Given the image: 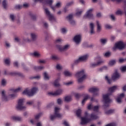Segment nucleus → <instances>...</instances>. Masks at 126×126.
<instances>
[{"label": "nucleus", "mask_w": 126, "mask_h": 126, "mask_svg": "<svg viewBox=\"0 0 126 126\" xmlns=\"http://www.w3.org/2000/svg\"><path fill=\"white\" fill-rule=\"evenodd\" d=\"M118 88V86H114L112 87L109 88L108 91L110 92V93H108L105 94H103L102 97L103 99V101L104 102V104L103 105V107L104 108H108L109 107V104L112 102V99L110 98V96L112 95L113 92H115V90H117Z\"/></svg>", "instance_id": "nucleus-1"}, {"label": "nucleus", "mask_w": 126, "mask_h": 126, "mask_svg": "<svg viewBox=\"0 0 126 126\" xmlns=\"http://www.w3.org/2000/svg\"><path fill=\"white\" fill-rule=\"evenodd\" d=\"M81 76H82L81 77ZM76 77H80L78 79V82L79 83H81L86 78V75H85V73L84 72V70H82L79 72H78L75 74Z\"/></svg>", "instance_id": "nucleus-2"}, {"label": "nucleus", "mask_w": 126, "mask_h": 126, "mask_svg": "<svg viewBox=\"0 0 126 126\" xmlns=\"http://www.w3.org/2000/svg\"><path fill=\"white\" fill-rule=\"evenodd\" d=\"M37 90L38 88L35 87L32 88L31 91L30 90L27 89L23 92V94L27 95L28 96L31 97V96H33L34 94L37 92Z\"/></svg>", "instance_id": "nucleus-3"}, {"label": "nucleus", "mask_w": 126, "mask_h": 126, "mask_svg": "<svg viewBox=\"0 0 126 126\" xmlns=\"http://www.w3.org/2000/svg\"><path fill=\"white\" fill-rule=\"evenodd\" d=\"M59 111H60V108L55 107L54 115L50 116V120L51 121H54V120H55L56 118H62V115L59 113Z\"/></svg>", "instance_id": "nucleus-4"}, {"label": "nucleus", "mask_w": 126, "mask_h": 126, "mask_svg": "<svg viewBox=\"0 0 126 126\" xmlns=\"http://www.w3.org/2000/svg\"><path fill=\"white\" fill-rule=\"evenodd\" d=\"M45 12L49 18V21H56V18L53 15L51 14L48 8H44Z\"/></svg>", "instance_id": "nucleus-5"}, {"label": "nucleus", "mask_w": 126, "mask_h": 126, "mask_svg": "<svg viewBox=\"0 0 126 126\" xmlns=\"http://www.w3.org/2000/svg\"><path fill=\"white\" fill-rule=\"evenodd\" d=\"M23 102L24 100L23 99H20L18 102V105L16 106V108L17 110H20L21 111L22 110H25L26 109V107L23 106Z\"/></svg>", "instance_id": "nucleus-6"}, {"label": "nucleus", "mask_w": 126, "mask_h": 126, "mask_svg": "<svg viewBox=\"0 0 126 126\" xmlns=\"http://www.w3.org/2000/svg\"><path fill=\"white\" fill-rule=\"evenodd\" d=\"M125 44L122 41H119L117 43L115 44V47L113 48L114 51L116 50V49H119V50H123L125 47Z\"/></svg>", "instance_id": "nucleus-7"}, {"label": "nucleus", "mask_w": 126, "mask_h": 126, "mask_svg": "<svg viewBox=\"0 0 126 126\" xmlns=\"http://www.w3.org/2000/svg\"><path fill=\"white\" fill-rule=\"evenodd\" d=\"M93 9H90L87 12L86 15L84 16V18H89V19H93V14H92Z\"/></svg>", "instance_id": "nucleus-8"}, {"label": "nucleus", "mask_w": 126, "mask_h": 126, "mask_svg": "<svg viewBox=\"0 0 126 126\" xmlns=\"http://www.w3.org/2000/svg\"><path fill=\"white\" fill-rule=\"evenodd\" d=\"M95 61H97V63H91L90 65L91 67H95V66H97V65H100L101 63H102L103 61L101 60V58L100 57H97L95 58Z\"/></svg>", "instance_id": "nucleus-9"}, {"label": "nucleus", "mask_w": 126, "mask_h": 126, "mask_svg": "<svg viewBox=\"0 0 126 126\" xmlns=\"http://www.w3.org/2000/svg\"><path fill=\"white\" fill-rule=\"evenodd\" d=\"M89 91L94 94V96H97L99 94V89L98 88H91Z\"/></svg>", "instance_id": "nucleus-10"}, {"label": "nucleus", "mask_w": 126, "mask_h": 126, "mask_svg": "<svg viewBox=\"0 0 126 126\" xmlns=\"http://www.w3.org/2000/svg\"><path fill=\"white\" fill-rule=\"evenodd\" d=\"M87 58H88V55H86L83 56H82L80 57L78 60L75 61L74 64H76V63H78L79 62H82L83 61H86V60H87Z\"/></svg>", "instance_id": "nucleus-11"}, {"label": "nucleus", "mask_w": 126, "mask_h": 126, "mask_svg": "<svg viewBox=\"0 0 126 126\" xmlns=\"http://www.w3.org/2000/svg\"><path fill=\"white\" fill-rule=\"evenodd\" d=\"M63 93V90L59 89L54 93H48L49 95H52V96H58L61 95Z\"/></svg>", "instance_id": "nucleus-12"}, {"label": "nucleus", "mask_w": 126, "mask_h": 126, "mask_svg": "<svg viewBox=\"0 0 126 126\" xmlns=\"http://www.w3.org/2000/svg\"><path fill=\"white\" fill-rule=\"evenodd\" d=\"M81 125H86L88 124V123H90V119L89 118H87L86 117H81Z\"/></svg>", "instance_id": "nucleus-13"}, {"label": "nucleus", "mask_w": 126, "mask_h": 126, "mask_svg": "<svg viewBox=\"0 0 126 126\" xmlns=\"http://www.w3.org/2000/svg\"><path fill=\"white\" fill-rule=\"evenodd\" d=\"M4 74L6 75V74H9L10 75L14 76V75H19V76H22V74L19 72H11L7 73V71L6 70L4 71Z\"/></svg>", "instance_id": "nucleus-14"}, {"label": "nucleus", "mask_w": 126, "mask_h": 126, "mask_svg": "<svg viewBox=\"0 0 126 126\" xmlns=\"http://www.w3.org/2000/svg\"><path fill=\"white\" fill-rule=\"evenodd\" d=\"M81 40V35L80 34H78L74 36V41L76 44H79L80 41Z\"/></svg>", "instance_id": "nucleus-15"}, {"label": "nucleus", "mask_w": 126, "mask_h": 126, "mask_svg": "<svg viewBox=\"0 0 126 126\" xmlns=\"http://www.w3.org/2000/svg\"><path fill=\"white\" fill-rule=\"evenodd\" d=\"M73 15L72 14H70L68 16L66 17V19H68L71 24L72 25H74L75 24V21L72 20V17Z\"/></svg>", "instance_id": "nucleus-16"}, {"label": "nucleus", "mask_w": 126, "mask_h": 126, "mask_svg": "<svg viewBox=\"0 0 126 126\" xmlns=\"http://www.w3.org/2000/svg\"><path fill=\"white\" fill-rule=\"evenodd\" d=\"M57 47L60 52H63V51H65L68 48V45H66L63 47L61 45H57Z\"/></svg>", "instance_id": "nucleus-17"}, {"label": "nucleus", "mask_w": 126, "mask_h": 126, "mask_svg": "<svg viewBox=\"0 0 126 126\" xmlns=\"http://www.w3.org/2000/svg\"><path fill=\"white\" fill-rule=\"evenodd\" d=\"M120 77V74L118 73V71H116L113 74L112 77V79L113 80H116L117 78H119Z\"/></svg>", "instance_id": "nucleus-18"}, {"label": "nucleus", "mask_w": 126, "mask_h": 126, "mask_svg": "<svg viewBox=\"0 0 126 126\" xmlns=\"http://www.w3.org/2000/svg\"><path fill=\"white\" fill-rule=\"evenodd\" d=\"M89 117H90V118L89 119L90 120V122H91V121H93V120H97V119H98V116L93 113L90 115Z\"/></svg>", "instance_id": "nucleus-19"}, {"label": "nucleus", "mask_w": 126, "mask_h": 126, "mask_svg": "<svg viewBox=\"0 0 126 126\" xmlns=\"http://www.w3.org/2000/svg\"><path fill=\"white\" fill-rule=\"evenodd\" d=\"M1 94H2V98L3 100H4V101H8V100H9L8 97L5 96V93H4V91H2Z\"/></svg>", "instance_id": "nucleus-20"}, {"label": "nucleus", "mask_w": 126, "mask_h": 126, "mask_svg": "<svg viewBox=\"0 0 126 126\" xmlns=\"http://www.w3.org/2000/svg\"><path fill=\"white\" fill-rule=\"evenodd\" d=\"M61 6V2H58L56 3V5L54 6H51V8L52 9H53V10L55 11L56 9H57V7L59 8Z\"/></svg>", "instance_id": "nucleus-21"}, {"label": "nucleus", "mask_w": 126, "mask_h": 126, "mask_svg": "<svg viewBox=\"0 0 126 126\" xmlns=\"http://www.w3.org/2000/svg\"><path fill=\"white\" fill-rule=\"evenodd\" d=\"M12 120L13 121H17L18 122H20V121L22 120V118L21 117H17V116H13L12 117Z\"/></svg>", "instance_id": "nucleus-22"}, {"label": "nucleus", "mask_w": 126, "mask_h": 126, "mask_svg": "<svg viewBox=\"0 0 126 126\" xmlns=\"http://www.w3.org/2000/svg\"><path fill=\"white\" fill-rule=\"evenodd\" d=\"M90 28H91V34H94V24L91 23L90 24Z\"/></svg>", "instance_id": "nucleus-23"}, {"label": "nucleus", "mask_w": 126, "mask_h": 126, "mask_svg": "<svg viewBox=\"0 0 126 126\" xmlns=\"http://www.w3.org/2000/svg\"><path fill=\"white\" fill-rule=\"evenodd\" d=\"M43 3H44V4H49L51 6H52V3H53V0H46Z\"/></svg>", "instance_id": "nucleus-24"}, {"label": "nucleus", "mask_w": 126, "mask_h": 126, "mask_svg": "<svg viewBox=\"0 0 126 126\" xmlns=\"http://www.w3.org/2000/svg\"><path fill=\"white\" fill-rule=\"evenodd\" d=\"M59 81H60V78L57 79L54 83V85L56 87H58V86H60V84L59 83Z\"/></svg>", "instance_id": "nucleus-25"}, {"label": "nucleus", "mask_w": 126, "mask_h": 126, "mask_svg": "<svg viewBox=\"0 0 126 126\" xmlns=\"http://www.w3.org/2000/svg\"><path fill=\"white\" fill-rule=\"evenodd\" d=\"M76 115L78 118H81V110L78 109L76 112Z\"/></svg>", "instance_id": "nucleus-26"}, {"label": "nucleus", "mask_w": 126, "mask_h": 126, "mask_svg": "<svg viewBox=\"0 0 126 126\" xmlns=\"http://www.w3.org/2000/svg\"><path fill=\"white\" fill-rule=\"evenodd\" d=\"M33 68L34 70H36V71H38V70H42V69L44 68V67L42 66H34L33 67Z\"/></svg>", "instance_id": "nucleus-27"}, {"label": "nucleus", "mask_w": 126, "mask_h": 126, "mask_svg": "<svg viewBox=\"0 0 126 126\" xmlns=\"http://www.w3.org/2000/svg\"><path fill=\"white\" fill-rule=\"evenodd\" d=\"M90 98V96L88 95H87L83 99L82 101V104L83 105H84L85 102H86V101H87V99L88 98Z\"/></svg>", "instance_id": "nucleus-28"}, {"label": "nucleus", "mask_w": 126, "mask_h": 126, "mask_svg": "<svg viewBox=\"0 0 126 126\" xmlns=\"http://www.w3.org/2000/svg\"><path fill=\"white\" fill-rule=\"evenodd\" d=\"M64 101L65 102H70L71 101V96H66L64 97Z\"/></svg>", "instance_id": "nucleus-29"}, {"label": "nucleus", "mask_w": 126, "mask_h": 126, "mask_svg": "<svg viewBox=\"0 0 126 126\" xmlns=\"http://www.w3.org/2000/svg\"><path fill=\"white\" fill-rule=\"evenodd\" d=\"M21 90V88H18L16 89H11V91L14 92V93H17V92H19Z\"/></svg>", "instance_id": "nucleus-30"}, {"label": "nucleus", "mask_w": 126, "mask_h": 126, "mask_svg": "<svg viewBox=\"0 0 126 126\" xmlns=\"http://www.w3.org/2000/svg\"><path fill=\"white\" fill-rule=\"evenodd\" d=\"M115 112V110L114 109H110V110H109L107 111H106V114L107 115H110V114H113V113H114Z\"/></svg>", "instance_id": "nucleus-31"}, {"label": "nucleus", "mask_w": 126, "mask_h": 126, "mask_svg": "<svg viewBox=\"0 0 126 126\" xmlns=\"http://www.w3.org/2000/svg\"><path fill=\"white\" fill-rule=\"evenodd\" d=\"M96 25H97V31H100L101 30V25H100V23H99V21H96Z\"/></svg>", "instance_id": "nucleus-32"}, {"label": "nucleus", "mask_w": 126, "mask_h": 126, "mask_svg": "<svg viewBox=\"0 0 126 126\" xmlns=\"http://www.w3.org/2000/svg\"><path fill=\"white\" fill-rule=\"evenodd\" d=\"M7 5V4L6 3V0H3L2 2V6L3 7V8L5 9H6V6Z\"/></svg>", "instance_id": "nucleus-33"}, {"label": "nucleus", "mask_w": 126, "mask_h": 126, "mask_svg": "<svg viewBox=\"0 0 126 126\" xmlns=\"http://www.w3.org/2000/svg\"><path fill=\"white\" fill-rule=\"evenodd\" d=\"M116 63V61L115 60H111L109 63V65H110V66H112V65H114Z\"/></svg>", "instance_id": "nucleus-34"}, {"label": "nucleus", "mask_w": 126, "mask_h": 126, "mask_svg": "<svg viewBox=\"0 0 126 126\" xmlns=\"http://www.w3.org/2000/svg\"><path fill=\"white\" fill-rule=\"evenodd\" d=\"M100 42L101 44L104 45L107 43V39L101 38L100 40Z\"/></svg>", "instance_id": "nucleus-35"}, {"label": "nucleus", "mask_w": 126, "mask_h": 126, "mask_svg": "<svg viewBox=\"0 0 126 126\" xmlns=\"http://www.w3.org/2000/svg\"><path fill=\"white\" fill-rule=\"evenodd\" d=\"M64 74L65 76H71V73L67 71H64Z\"/></svg>", "instance_id": "nucleus-36"}, {"label": "nucleus", "mask_w": 126, "mask_h": 126, "mask_svg": "<svg viewBox=\"0 0 126 126\" xmlns=\"http://www.w3.org/2000/svg\"><path fill=\"white\" fill-rule=\"evenodd\" d=\"M29 15L32 17V20H36V16L32 14V13L30 12Z\"/></svg>", "instance_id": "nucleus-37"}, {"label": "nucleus", "mask_w": 126, "mask_h": 126, "mask_svg": "<svg viewBox=\"0 0 126 126\" xmlns=\"http://www.w3.org/2000/svg\"><path fill=\"white\" fill-rule=\"evenodd\" d=\"M105 80H106V81L108 82V83H109V84H111V79H109V77H108V76H105Z\"/></svg>", "instance_id": "nucleus-38"}, {"label": "nucleus", "mask_w": 126, "mask_h": 126, "mask_svg": "<svg viewBox=\"0 0 126 126\" xmlns=\"http://www.w3.org/2000/svg\"><path fill=\"white\" fill-rule=\"evenodd\" d=\"M43 75L44 79H45V80L49 79V76H48V74H47V72H44Z\"/></svg>", "instance_id": "nucleus-39"}, {"label": "nucleus", "mask_w": 126, "mask_h": 126, "mask_svg": "<svg viewBox=\"0 0 126 126\" xmlns=\"http://www.w3.org/2000/svg\"><path fill=\"white\" fill-rule=\"evenodd\" d=\"M93 109L94 112H97V111L99 110V106H95L93 107Z\"/></svg>", "instance_id": "nucleus-40"}, {"label": "nucleus", "mask_w": 126, "mask_h": 126, "mask_svg": "<svg viewBox=\"0 0 126 126\" xmlns=\"http://www.w3.org/2000/svg\"><path fill=\"white\" fill-rule=\"evenodd\" d=\"M31 37L33 41H34V40H36V34H35V33H31Z\"/></svg>", "instance_id": "nucleus-41"}, {"label": "nucleus", "mask_w": 126, "mask_h": 126, "mask_svg": "<svg viewBox=\"0 0 126 126\" xmlns=\"http://www.w3.org/2000/svg\"><path fill=\"white\" fill-rule=\"evenodd\" d=\"M74 96L76 99H79L81 97V94H75Z\"/></svg>", "instance_id": "nucleus-42"}, {"label": "nucleus", "mask_w": 126, "mask_h": 126, "mask_svg": "<svg viewBox=\"0 0 126 126\" xmlns=\"http://www.w3.org/2000/svg\"><path fill=\"white\" fill-rule=\"evenodd\" d=\"M108 69V67H107V66H104L103 67H102V68H100L99 69V70L100 71H102V70H106Z\"/></svg>", "instance_id": "nucleus-43"}, {"label": "nucleus", "mask_w": 126, "mask_h": 126, "mask_svg": "<svg viewBox=\"0 0 126 126\" xmlns=\"http://www.w3.org/2000/svg\"><path fill=\"white\" fill-rule=\"evenodd\" d=\"M16 96V95L15 94H10L9 95V97L10 99H13V98H14V97H15Z\"/></svg>", "instance_id": "nucleus-44"}, {"label": "nucleus", "mask_w": 126, "mask_h": 126, "mask_svg": "<svg viewBox=\"0 0 126 126\" xmlns=\"http://www.w3.org/2000/svg\"><path fill=\"white\" fill-rule=\"evenodd\" d=\"M116 101L117 103L121 104V103H122V98H121V97H119L118 96V98L116 99Z\"/></svg>", "instance_id": "nucleus-45"}, {"label": "nucleus", "mask_w": 126, "mask_h": 126, "mask_svg": "<svg viewBox=\"0 0 126 126\" xmlns=\"http://www.w3.org/2000/svg\"><path fill=\"white\" fill-rule=\"evenodd\" d=\"M15 8H16V9H20L22 8V5H16L15 6Z\"/></svg>", "instance_id": "nucleus-46"}, {"label": "nucleus", "mask_w": 126, "mask_h": 126, "mask_svg": "<svg viewBox=\"0 0 126 126\" xmlns=\"http://www.w3.org/2000/svg\"><path fill=\"white\" fill-rule=\"evenodd\" d=\"M41 115H42V113H41L36 115L35 117V120H38V119H39V118H40V117H41Z\"/></svg>", "instance_id": "nucleus-47"}, {"label": "nucleus", "mask_w": 126, "mask_h": 126, "mask_svg": "<svg viewBox=\"0 0 126 126\" xmlns=\"http://www.w3.org/2000/svg\"><path fill=\"white\" fill-rule=\"evenodd\" d=\"M4 63H5V64H9L10 61H9V59H5L4 60Z\"/></svg>", "instance_id": "nucleus-48"}, {"label": "nucleus", "mask_w": 126, "mask_h": 126, "mask_svg": "<svg viewBox=\"0 0 126 126\" xmlns=\"http://www.w3.org/2000/svg\"><path fill=\"white\" fill-rule=\"evenodd\" d=\"M6 83V82L5 81V80H4V79L2 80V81L1 82V85H2L3 86H4V85H5Z\"/></svg>", "instance_id": "nucleus-49"}, {"label": "nucleus", "mask_w": 126, "mask_h": 126, "mask_svg": "<svg viewBox=\"0 0 126 126\" xmlns=\"http://www.w3.org/2000/svg\"><path fill=\"white\" fill-rule=\"evenodd\" d=\"M111 53L110 52H106L104 54V57L108 58V57H110Z\"/></svg>", "instance_id": "nucleus-50"}, {"label": "nucleus", "mask_w": 126, "mask_h": 126, "mask_svg": "<svg viewBox=\"0 0 126 126\" xmlns=\"http://www.w3.org/2000/svg\"><path fill=\"white\" fill-rule=\"evenodd\" d=\"M33 56H34V57H39L40 54H38V52H35L33 53Z\"/></svg>", "instance_id": "nucleus-51"}, {"label": "nucleus", "mask_w": 126, "mask_h": 126, "mask_svg": "<svg viewBox=\"0 0 126 126\" xmlns=\"http://www.w3.org/2000/svg\"><path fill=\"white\" fill-rule=\"evenodd\" d=\"M52 60H59V57L57 56L53 55L52 56Z\"/></svg>", "instance_id": "nucleus-52"}, {"label": "nucleus", "mask_w": 126, "mask_h": 126, "mask_svg": "<svg viewBox=\"0 0 126 126\" xmlns=\"http://www.w3.org/2000/svg\"><path fill=\"white\" fill-rule=\"evenodd\" d=\"M81 13H82V11H80L77 12L76 13V15L77 16H79L80 15H81Z\"/></svg>", "instance_id": "nucleus-53"}, {"label": "nucleus", "mask_w": 126, "mask_h": 126, "mask_svg": "<svg viewBox=\"0 0 126 126\" xmlns=\"http://www.w3.org/2000/svg\"><path fill=\"white\" fill-rule=\"evenodd\" d=\"M93 109V106L92 104H89L88 106V110H92Z\"/></svg>", "instance_id": "nucleus-54"}, {"label": "nucleus", "mask_w": 126, "mask_h": 126, "mask_svg": "<svg viewBox=\"0 0 126 126\" xmlns=\"http://www.w3.org/2000/svg\"><path fill=\"white\" fill-rule=\"evenodd\" d=\"M39 78H40V76H36L34 77H31V79H39Z\"/></svg>", "instance_id": "nucleus-55"}, {"label": "nucleus", "mask_w": 126, "mask_h": 126, "mask_svg": "<svg viewBox=\"0 0 126 126\" xmlns=\"http://www.w3.org/2000/svg\"><path fill=\"white\" fill-rule=\"evenodd\" d=\"M105 27L106 29H111L112 28V26H110V25H105Z\"/></svg>", "instance_id": "nucleus-56"}, {"label": "nucleus", "mask_w": 126, "mask_h": 126, "mask_svg": "<svg viewBox=\"0 0 126 126\" xmlns=\"http://www.w3.org/2000/svg\"><path fill=\"white\" fill-rule=\"evenodd\" d=\"M10 18L11 19L12 21H14V15L13 14H11L10 15Z\"/></svg>", "instance_id": "nucleus-57"}, {"label": "nucleus", "mask_w": 126, "mask_h": 126, "mask_svg": "<svg viewBox=\"0 0 126 126\" xmlns=\"http://www.w3.org/2000/svg\"><path fill=\"white\" fill-rule=\"evenodd\" d=\"M57 102L59 105H61L62 104V99L61 98L58 99Z\"/></svg>", "instance_id": "nucleus-58"}, {"label": "nucleus", "mask_w": 126, "mask_h": 126, "mask_svg": "<svg viewBox=\"0 0 126 126\" xmlns=\"http://www.w3.org/2000/svg\"><path fill=\"white\" fill-rule=\"evenodd\" d=\"M119 98H121V99H122L123 98H124L125 97V94H120L119 96Z\"/></svg>", "instance_id": "nucleus-59"}, {"label": "nucleus", "mask_w": 126, "mask_h": 126, "mask_svg": "<svg viewBox=\"0 0 126 126\" xmlns=\"http://www.w3.org/2000/svg\"><path fill=\"white\" fill-rule=\"evenodd\" d=\"M63 125H64V126H69V125H68V123H67V122L65 121H64L63 123Z\"/></svg>", "instance_id": "nucleus-60"}, {"label": "nucleus", "mask_w": 126, "mask_h": 126, "mask_svg": "<svg viewBox=\"0 0 126 126\" xmlns=\"http://www.w3.org/2000/svg\"><path fill=\"white\" fill-rule=\"evenodd\" d=\"M61 30H62V33H66V29H65V28H63Z\"/></svg>", "instance_id": "nucleus-61"}, {"label": "nucleus", "mask_w": 126, "mask_h": 126, "mask_svg": "<svg viewBox=\"0 0 126 126\" xmlns=\"http://www.w3.org/2000/svg\"><path fill=\"white\" fill-rule=\"evenodd\" d=\"M34 103L33 101H28L27 102V105H32Z\"/></svg>", "instance_id": "nucleus-62"}, {"label": "nucleus", "mask_w": 126, "mask_h": 126, "mask_svg": "<svg viewBox=\"0 0 126 126\" xmlns=\"http://www.w3.org/2000/svg\"><path fill=\"white\" fill-rule=\"evenodd\" d=\"M122 71H126V66H123L121 68Z\"/></svg>", "instance_id": "nucleus-63"}, {"label": "nucleus", "mask_w": 126, "mask_h": 126, "mask_svg": "<svg viewBox=\"0 0 126 126\" xmlns=\"http://www.w3.org/2000/svg\"><path fill=\"white\" fill-rule=\"evenodd\" d=\"M106 126H116V124H115V123H111V124H108Z\"/></svg>", "instance_id": "nucleus-64"}]
</instances>
